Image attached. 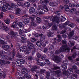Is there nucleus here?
I'll list each match as a JSON object with an SVG mask.
<instances>
[{"label":"nucleus","mask_w":79,"mask_h":79,"mask_svg":"<svg viewBox=\"0 0 79 79\" xmlns=\"http://www.w3.org/2000/svg\"><path fill=\"white\" fill-rule=\"evenodd\" d=\"M46 63L48 64H50V62H49V61L48 60H46Z\"/></svg>","instance_id":"5fc2aeb1"},{"label":"nucleus","mask_w":79,"mask_h":79,"mask_svg":"<svg viewBox=\"0 0 79 79\" xmlns=\"http://www.w3.org/2000/svg\"><path fill=\"white\" fill-rule=\"evenodd\" d=\"M7 63L10 64V62L9 61H6L5 60H0V64L3 65V64H6Z\"/></svg>","instance_id":"a211bd4d"},{"label":"nucleus","mask_w":79,"mask_h":79,"mask_svg":"<svg viewBox=\"0 0 79 79\" xmlns=\"http://www.w3.org/2000/svg\"><path fill=\"white\" fill-rule=\"evenodd\" d=\"M62 36L63 37H67V35H66L64 34V35H62Z\"/></svg>","instance_id":"774afa93"},{"label":"nucleus","mask_w":79,"mask_h":79,"mask_svg":"<svg viewBox=\"0 0 79 79\" xmlns=\"http://www.w3.org/2000/svg\"><path fill=\"white\" fill-rule=\"evenodd\" d=\"M60 18L56 17H52V18H50V20L52 21V22H56L57 23H59L60 22Z\"/></svg>","instance_id":"9d476101"},{"label":"nucleus","mask_w":79,"mask_h":79,"mask_svg":"<svg viewBox=\"0 0 79 79\" xmlns=\"http://www.w3.org/2000/svg\"><path fill=\"white\" fill-rule=\"evenodd\" d=\"M32 30L31 29V28H29L28 30L25 29L23 30V32H25V33H27V32H30Z\"/></svg>","instance_id":"7c9ffc66"},{"label":"nucleus","mask_w":79,"mask_h":79,"mask_svg":"<svg viewBox=\"0 0 79 79\" xmlns=\"http://www.w3.org/2000/svg\"><path fill=\"white\" fill-rule=\"evenodd\" d=\"M10 37L9 35H8L6 36V40L8 41V40H10Z\"/></svg>","instance_id":"49530a36"},{"label":"nucleus","mask_w":79,"mask_h":79,"mask_svg":"<svg viewBox=\"0 0 79 79\" xmlns=\"http://www.w3.org/2000/svg\"><path fill=\"white\" fill-rule=\"evenodd\" d=\"M18 26H19L20 28H23V27H24V24L22 23L21 22L18 23V24H17V22H14L12 25L11 26V27H13V28H15L17 30L19 29Z\"/></svg>","instance_id":"39448f33"},{"label":"nucleus","mask_w":79,"mask_h":79,"mask_svg":"<svg viewBox=\"0 0 79 79\" xmlns=\"http://www.w3.org/2000/svg\"><path fill=\"white\" fill-rule=\"evenodd\" d=\"M22 76H23V74L20 72H17L15 74V76L16 77H17V78H19V79H25V78L21 77Z\"/></svg>","instance_id":"9b49d317"},{"label":"nucleus","mask_w":79,"mask_h":79,"mask_svg":"<svg viewBox=\"0 0 79 79\" xmlns=\"http://www.w3.org/2000/svg\"><path fill=\"white\" fill-rule=\"evenodd\" d=\"M69 42L70 43V44L71 45V47H73L74 46V43L73 42L71 41H69Z\"/></svg>","instance_id":"de8ad7c7"},{"label":"nucleus","mask_w":79,"mask_h":79,"mask_svg":"<svg viewBox=\"0 0 79 79\" xmlns=\"http://www.w3.org/2000/svg\"><path fill=\"white\" fill-rule=\"evenodd\" d=\"M17 4L18 5H19V6H23L24 5L23 3L20 2H18L17 3Z\"/></svg>","instance_id":"4c0bfd02"},{"label":"nucleus","mask_w":79,"mask_h":79,"mask_svg":"<svg viewBox=\"0 0 79 79\" xmlns=\"http://www.w3.org/2000/svg\"><path fill=\"white\" fill-rule=\"evenodd\" d=\"M71 49L70 48H68V46L67 45H63L62 48H61L60 49V51L59 50H57L55 52L56 54H58L60 52H65L66 50H70Z\"/></svg>","instance_id":"423d86ee"},{"label":"nucleus","mask_w":79,"mask_h":79,"mask_svg":"<svg viewBox=\"0 0 79 79\" xmlns=\"http://www.w3.org/2000/svg\"><path fill=\"white\" fill-rule=\"evenodd\" d=\"M78 37H77V36H75L73 37V38L74 39H75V40H77V39Z\"/></svg>","instance_id":"13d9d810"},{"label":"nucleus","mask_w":79,"mask_h":79,"mask_svg":"<svg viewBox=\"0 0 79 79\" xmlns=\"http://www.w3.org/2000/svg\"><path fill=\"white\" fill-rule=\"evenodd\" d=\"M39 59H38V60L37 61V64H39L40 66H44V65H45V63H40V62L39 61Z\"/></svg>","instance_id":"4be33fe9"},{"label":"nucleus","mask_w":79,"mask_h":79,"mask_svg":"<svg viewBox=\"0 0 79 79\" xmlns=\"http://www.w3.org/2000/svg\"><path fill=\"white\" fill-rule=\"evenodd\" d=\"M76 56V53L75 52L73 54V55L72 56L73 58H75Z\"/></svg>","instance_id":"864d4df0"},{"label":"nucleus","mask_w":79,"mask_h":79,"mask_svg":"<svg viewBox=\"0 0 79 79\" xmlns=\"http://www.w3.org/2000/svg\"><path fill=\"white\" fill-rule=\"evenodd\" d=\"M17 62L18 63V64L20 63V64H23L25 63V60H23L21 59L18 60Z\"/></svg>","instance_id":"412c9836"},{"label":"nucleus","mask_w":79,"mask_h":79,"mask_svg":"<svg viewBox=\"0 0 79 79\" xmlns=\"http://www.w3.org/2000/svg\"><path fill=\"white\" fill-rule=\"evenodd\" d=\"M44 71H45V70H41L40 71V73H44Z\"/></svg>","instance_id":"69168bd1"},{"label":"nucleus","mask_w":79,"mask_h":79,"mask_svg":"<svg viewBox=\"0 0 79 79\" xmlns=\"http://www.w3.org/2000/svg\"><path fill=\"white\" fill-rule=\"evenodd\" d=\"M36 21L38 23H41V20H40V18L38 17L36 18Z\"/></svg>","instance_id":"72a5a7b5"},{"label":"nucleus","mask_w":79,"mask_h":79,"mask_svg":"<svg viewBox=\"0 0 79 79\" xmlns=\"http://www.w3.org/2000/svg\"><path fill=\"white\" fill-rule=\"evenodd\" d=\"M54 73H56V74H58L57 75V76H58V74H60V71L59 70H58V71H56L54 72Z\"/></svg>","instance_id":"603ef678"},{"label":"nucleus","mask_w":79,"mask_h":79,"mask_svg":"<svg viewBox=\"0 0 79 79\" xmlns=\"http://www.w3.org/2000/svg\"><path fill=\"white\" fill-rule=\"evenodd\" d=\"M66 35H68L69 37H72V36L74 35V31H72L69 33V35H68V34L66 33Z\"/></svg>","instance_id":"393cba45"},{"label":"nucleus","mask_w":79,"mask_h":79,"mask_svg":"<svg viewBox=\"0 0 79 79\" xmlns=\"http://www.w3.org/2000/svg\"><path fill=\"white\" fill-rule=\"evenodd\" d=\"M5 22L6 24H9L10 23V19L7 18L6 20H5Z\"/></svg>","instance_id":"bb28decb"},{"label":"nucleus","mask_w":79,"mask_h":79,"mask_svg":"<svg viewBox=\"0 0 79 79\" xmlns=\"http://www.w3.org/2000/svg\"><path fill=\"white\" fill-rule=\"evenodd\" d=\"M28 60H32V58L31 56H29L28 57Z\"/></svg>","instance_id":"052dcab7"},{"label":"nucleus","mask_w":79,"mask_h":79,"mask_svg":"<svg viewBox=\"0 0 79 79\" xmlns=\"http://www.w3.org/2000/svg\"><path fill=\"white\" fill-rule=\"evenodd\" d=\"M64 9H65L66 11H69L70 13H72L75 11H76V9H72L71 10H69V7L67 5H65L64 6Z\"/></svg>","instance_id":"1a4fd4ad"},{"label":"nucleus","mask_w":79,"mask_h":79,"mask_svg":"<svg viewBox=\"0 0 79 79\" xmlns=\"http://www.w3.org/2000/svg\"><path fill=\"white\" fill-rule=\"evenodd\" d=\"M57 37H58V42H60L61 41V36H60V35H57Z\"/></svg>","instance_id":"ea45409f"},{"label":"nucleus","mask_w":79,"mask_h":79,"mask_svg":"<svg viewBox=\"0 0 79 79\" xmlns=\"http://www.w3.org/2000/svg\"><path fill=\"white\" fill-rule=\"evenodd\" d=\"M54 61H56V63H58V62H57L58 61V56H55V59H54Z\"/></svg>","instance_id":"e433bc0d"},{"label":"nucleus","mask_w":79,"mask_h":79,"mask_svg":"<svg viewBox=\"0 0 79 79\" xmlns=\"http://www.w3.org/2000/svg\"><path fill=\"white\" fill-rule=\"evenodd\" d=\"M6 76V73H5L3 71H1L0 72V77H2V78H5Z\"/></svg>","instance_id":"2eb2a0df"},{"label":"nucleus","mask_w":79,"mask_h":79,"mask_svg":"<svg viewBox=\"0 0 79 79\" xmlns=\"http://www.w3.org/2000/svg\"><path fill=\"white\" fill-rule=\"evenodd\" d=\"M24 5L26 7H27V8H28V7H29V6H30V5H31V4L29 3L28 2H26L24 4Z\"/></svg>","instance_id":"cd10ccee"},{"label":"nucleus","mask_w":79,"mask_h":79,"mask_svg":"<svg viewBox=\"0 0 79 79\" xmlns=\"http://www.w3.org/2000/svg\"><path fill=\"white\" fill-rule=\"evenodd\" d=\"M64 3L68 4L69 3V0H64Z\"/></svg>","instance_id":"79ce46f5"},{"label":"nucleus","mask_w":79,"mask_h":79,"mask_svg":"<svg viewBox=\"0 0 79 79\" xmlns=\"http://www.w3.org/2000/svg\"><path fill=\"white\" fill-rule=\"evenodd\" d=\"M0 1V10H2V11L5 12L8 10V7L6 6V1Z\"/></svg>","instance_id":"20e7f679"},{"label":"nucleus","mask_w":79,"mask_h":79,"mask_svg":"<svg viewBox=\"0 0 79 79\" xmlns=\"http://www.w3.org/2000/svg\"><path fill=\"white\" fill-rule=\"evenodd\" d=\"M62 19L61 20V21L62 22H63V21H64L65 20H66V18L63 17V16H62Z\"/></svg>","instance_id":"a18cd8bd"},{"label":"nucleus","mask_w":79,"mask_h":79,"mask_svg":"<svg viewBox=\"0 0 79 79\" xmlns=\"http://www.w3.org/2000/svg\"><path fill=\"white\" fill-rule=\"evenodd\" d=\"M21 37L23 40H26V36L23 35L21 36Z\"/></svg>","instance_id":"a19ab883"},{"label":"nucleus","mask_w":79,"mask_h":79,"mask_svg":"<svg viewBox=\"0 0 79 79\" xmlns=\"http://www.w3.org/2000/svg\"><path fill=\"white\" fill-rule=\"evenodd\" d=\"M36 41V39L34 38H32L31 39V42H35Z\"/></svg>","instance_id":"37998d69"},{"label":"nucleus","mask_w":79,"mask_h":79,"mask_svg":"<svg viewBox=\"0 0 79 79\" xmlns=\"http://www.w3.org/2000/svg\"><path fill=\"white\" fill-rule=\"evenodd\" d=\"M12 37H16V35H18V33L17 32L14 33L13 31L10 32V33H8Z\"/></svg>","instance_id":"ddd939ff"},{"label":"nucleus","mask_w":79,"mask_h":79,"mask_svg":"<svg viewBox=\"0 0 79 79\" xmlns=\"http://www.w3.org/2000/svg\"><path fill=\"white\" fill-rule=\"evenodd\" d=\"M19 34H20V35H21V34H23V32H22V30L21 29H20V30L19 31Z\"/></svg>","instance_id":"4d7b16f0"},{"label":"nucleus","mask_w":79,"mask_h":79,"mask_svg":"<svg viewBox=\"0 0 79 79\" xmlns=\"http://www.w3.org/2000/svg\"><path fill=\"white\" fill-rule=\"evenodd\" d=\"M28 0L29 2L30 1V2H31L33 3H34V2H35V0Z\"/></svg>","instance_id":"680f3d73"},{"label":"nucleus","mask_w":79,"mask_h":79,"mask_svg":"<svg viewBox=\"0 0 79 79\" xmlns=\"http://www.w3.org/2000/svg\"><path fill=\"white\" fill-rule=\"evenodd\" d=\"M44 21V24H47V27H50L52 26V24L48 23V21L47 20H45Z\"/></svg>","instance_id":"aec40b11"},{"label":"nucleus","mask_w":79,"mask_h":79,"mask_svg":"<svg viewBox=\"0 0 79 79\" xmlns=\"http://www.w3.org/2000/svg\"><path fill=\"white\" fill-rule=\"evenodd\" d=\"M35 37H38L39 36L41 37V40H44L45 39V36L43 35L42 34H39L38 33H36L35 35Z\"/></svg>","instance_id":"4468645a"},{"label":"nucleus","mask_w":79,"mask_h":79,"mask_svg":"<svg viewBox=\"0 0 79 79\" xmlns=\"http://www.w3.org/2000/svg\"><path fill=\"white\" fill-rule=\"evenodd\" d=\"M2 29V30H4L5 31H8L9 29V28H8V27L4 25H2V27L0 26V29Z\"/></svg>","instance_id":"f3484780"},{"label":"nucleus","mask_w":79,"mask_h":79,"mask_svg":"<svg viewBox=\"0 0 79 79\" xmlns=\"http://www.w3.org/2000/svg\"><path fill=\"white\" fill-rule=\"evenodd\" d=\"M68 25L70 26L71 27H74V24L72 23H71L69 24Z\"/></svg>","instance_id":"58836bf2"},{"label":"nucleus","mask_w":79,"mask_h":79,"mask_svg":"<svg viewBox=\"0 0 79 79\" xmlns=\"http://www.w3.org/2000/svg\"><path fill=\"white\" fill-rule=\"evenodd\" d=\"M1 58H5V59H7L8 60H13V59L14 58V57H12V58H10L5 55H2L1 56Z\"/></svg>","instance_id":"f8f14e48"},{"label":"nucleus","mask_w":79,"mask_h":79,"mask_svg":"<svg viewBox=\"0 0 79 79\" xmlns=\"http://www.w3.org/2000/svg\"><path fill=\"white\" fill-rule=\"evenodd\" d=\"M35 12V9H34V8L32 7L29 10V13L30 14H32L33 13Z\"/></svg>","instance_id":"6ab92c4d"},{"label":"nucleus","mask_w":79,"mask_h":79,"mask_svg":"<svg viewBox=\"0 0 79 79\" xmlns=\"http://www.w3.org/2000/svg\"><path fill=\"white\" fill-rule=\"evenodd\" d=\"M48 37H53V33L51 31L48 32Z\"/></svg>","instance_id":"a878e982"},{"label":"nucleus","mask_w":79,"mask_h":79,"mask_svg":"<svg viewBox=\"0 0 79 79\" xmlns=\"http://www.w3.org/2000/svg\"><path fill=\"white\" fill-rule=\"evenodd\" d=\"M31 26H34V27H35V26H37V24H35V22H34V21H32L31 23Z\"/></svg>","instance_id":"c756f323"},{"label":"nucleus","mask_w":79,"mask_h":79,"mask_svg":"<svg viewBox=\"0 0 79 79\" xmlns=\"http://www.w3.org/2000/svg\"><path fill=\"white\" fill-rule=\"evenodd\" d=\"M0 42H1L2 44H6V42L4 40V39L1 40L0 39Z\"/></svg>","instance_id":"f704fd0d"},{"label":"nucleus","mask_w":79,"mask_h":79,"mask_svg":"<svg viewBox=\"0 0 79 79\" xmlns=\"http://www.w3.org/2000/svg\"><path fill=\"white\" fill-rule=\"evenodd\" d=\"M33 16H34L33 15L32 17H30V19L27 18L25 19L23 21L24 24H27L28 23H29L30 19H31V21H34V17H33Z\"/></svg>","instance_id":"6e6552de"},{"label":"nucleus","mask_w":79,"mask_h":79,"mask_svg":"<svg viewBox=\"0 0 79 79\" xmlns=\"http://www.w3.org/2000/svg\"><path fill=\"white\" fill-rule=\"evenodd\" d=\"M43 44H44L43 45V47H45V46H46V44H48V41H46L45 42H44Z\"/></svg>","instance_id":"09e8293b"},{"label":"nucleus","mask_w":79,"mask_h":79,"mask_svg":"<svg viewBox=\"0 0 79 79\" xmlns=\"http://www.w3.org/2000/svg\"><path fill=\"white\" fill-rule=\"evenodd\" d=\"M9 16L10 17V18H11V19H13V18H14V15H9Z\"/></svg>","instance_id":"338daca9"},{"label":"nucleus","mask_w":79,"mask_h":79,"mask_svg":"<svg viewBox=\"0 0 79 79\" xmlns=\"http://www.w3.org/2000/svg\"><path fill=\"white\" fill-rule=\"evenodd\" d=\"M36 45L38 46V47H41V45H42V43H40V41H38L36 43Z\"/></svg>","instance_id":"2f4dec72"},{"label":"nucleus","mask_w":79,"mask_h":79,"mask_svg":"<svg viewBox=\"0 0 79 79\" xmlns=\"http://www.w3.org/2000/svg\"><path fill=\"white\" fill-rule=\"evenodd\" d=\"M69 71L70 72V73L71 74H71V73L73 72V69H72V68H70L69 70Z\"/></svg>","instance_id":"3c124183"},{"label":"nucleus","mask_w":79,"mask_h":79,"mask_svg":"<svg viewBox=\"0 0 79 79\" xmlns=\"http://www.w3.org/2000/svg\"><path fill=\"white\" fill-rule=\"evenodd\" d=\"M3 13L2 12L1 14H0V19L1 18H3Z\"/></svg>","instance_id":"8fccbe9b"},{"label":"nucleus","mask_w":79,"mask_h":79,"mask_svg":"<svg viewBox=\"0 0 79 79\" xmlns=\"http://www.w3.org/2000/svg\"><path fill=\"white\" fill-rule=\"evenodd\" d=\"M69 5L70 7H74L75 6V5L73 3H70Z\"/></svg>","instance_id":"c9c22d12"},{"label":"nucleus","mask_w":79,"mask_h":79,"mask_svg":"<svg viewBox=\"0 0 79 79\" xmlns=\"http://www.w3.org/2000/svg\"><path fill=\"white\" fill-rule=\"evenodd\" d=\"M58 5V4L56 2H50L49 3V5L51 6H56Z\"/></svg>","instance_id":"b1692460"},{"label":"nucleus","mask_w":79,"mask_h":79,"mask_svg":"<svg viewBox=\"0 0 79 79\" xmlns=\"http://www.w3.org/2000/svg\"><path fill=\"white\" fill-rule=\"evenodd\" d=\"M47 26L45 25H44L42 27H41L40 28L42 29V28H43L44 29H46V28H47Z\"/></svg>","instance_id":"c03bdc74"},{"label":"nucleus","mask_w":79,"mask_h":79,"mask_svg":"<svg viewBox=\"0 0 79 79\" xmlns=\"http://www.w3.org/2000/svg\"><path fill=\"white\" fill-rule=\"evenodd\" d=\"M34 44L31 43H30L27 45V47L24 46L23 48L20 47L19 48V49L21 52H23V50L25 52V54H29L31 52V49H34Z\"/></svg>","instance_id":"f03ea898"},{"label":"nucleus","mask_w":79,"mask_h":79,"mask_svg":"<svg viewBox=\"0 0 79 79\" xmlns=\"http://www.w3.org/2000/svg\"><path fill=\"white\" fill-rule=\"evenodd\" d=\"M8 10H12L13 9H15L16 11V14L18 15L20 13V11L21 10L20 9L18 8V6H16V4L12 3L10 5H9L8 7Z\"/></svg>","instance_id":"7ed1b4c3"},{"label":"nucleus","mask_w":79,"mask_h":79,"mask_svg":"<svg viewBox=\"0 0 79 79\" xmlns=\"http://www.w3.org/2000/svg\"><path fill=\"white\" fill-rule=\"evenodd\" d=\"M22 72L23 74H24L23 77V78L24 79L25 77H26L27 79H29L31 77L30 75H27L28 74V71L26 69H23L22 70Z\"/></svg>","instance_id":"0eeeda50"},{"label":"nucleus","mask_w":79,"mask_h":79,"mask_svg":"<svg viewBox=\"0 0 79 79\" xmlns=\"http://www.w3.org/2000/svg\"><path fill=\"white\" fill-rule=\"evenodd\" d=\"M42 2L41 4L43 5V6H39V8H38L36 10V13L38 15L44 14V12L41 11L40 10H41L42 11H44V12H45V9L47 11H48V6L47 5V3H49V1L44 0L42 1Z\"/></svg>","instance_id":"f257e3e1"},{"label":"nucleus","mask_w":79,"mask_h":79,"mask_svg":"<svg viewBox=\"0 0 79 79\" xmlns=\"http://www.w3.org/2000/svg\"><path fill=\"white\" fill-rule=\"evenodd\" d=\"M69 74V73L68 72L66 71V70H65L63 72V74L64 75L65 74V75H66V76H67L68 77H69V76H70V74Z\"/></svg>","instance_id":"5701e85b"},{"label":"nucleus","mask_w":79,"mask_h":79,"mask_svg":"<svg viewBox=\"0 0 79 79\" xmlns=\"http://www.w3.org/2000/svg\"><path fill=\"white\" fill-rule=\"evenodd\" d=\"M37 57H38V58H40V54H37Z\"/></svg>","instance_id":"e2e57ef3"},{"label":"nucleus","mask_w":79,"mask_h":79,"mask_svg":"<svg viewBox=\"0 0 79 79\" xmlns=\"http://www.w3.org/2000/svg\"><path fill=\"white\" fill-rule=\"evenodd\" d=\"M52 29L55 31H56L57 30H58L57 27H56V26H55V25H54L52 26Z\"/></svg>","instance_id":"473e14b6"},{"label":"nucleus","mask_w":79,"mask_h":79,"mask_svg":"<svg viewBox=\"0 0 79 79\" xmlns=\"http://www.w3.org/2000/svg\"><path fill=\"white\" fill-rule=\"evenodd\" d=\"M49 76H50L49 73H48L46 75V77L47 79L49 78Z\"/></svg>","instance_id":"0e129e2a"},{"label":"nucleus","mask_w":79,"mask_h":79,"mask_svg":"<svg viewBox=\"0 0 79 79\" xmlns=\"http://www.w3.org/2000/svg\"><path fill=\"white\" fill-rule=\"evenodd\" d=\"M17 57H18V58H22V56L21 55H17L16 56Z\"/></svg>","instance_id":"bf43d9fd"},{"label":"nucleus","mask_w":79,"mask_h":79,"mask_svg":"<svg viewBox=\"0 0 79 79\" xmlns=\"http://www.w3.org/2000/svg\"><path fill=\"white\" fill-rule=\"evenodd\" d=\"M2 48H6L7 49L6 50V51L7 52H10V46L4 45H3Z\"/></svg>","instance_id":"dca6fc26"},{"label":"nucleus","mask_w":79,"mask_h":79,"mask_svg":"<svg viewBox=\"0 0 79 79\" xmlns=\"http://www.w3.org/2000/svg\"><path fill=\"white\" fill-rule=\"evenodd\" d=\"M62 44H66V41L65 40H62Z\"/></svg>","instance_id":"6e6d98bb"},{"label":"nucleus","mask_w":79,"mask_h":79,"mask_svg":"<svg viewBox=\"0 0 79 79\" xmlns=\"http://www.w3.org/2000/svg\"><path fill=\"white\" fill-rule=\"evenodd\" d=\"M38 68H39V67L35 66L33 68H31V71H35V69H38Z\"/></svg>","instance_id":"c85d7f7f"}]
</instances>
